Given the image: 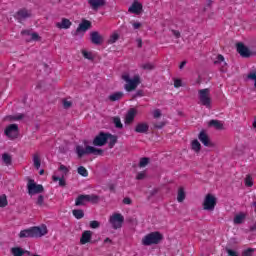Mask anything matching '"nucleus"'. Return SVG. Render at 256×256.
Masks as SVG:
<instances>
[{
    "instance_id": "obj_1",
    "label": "nucleus",
    "mask_w": 256,
    "mask_h": 256,
    "mask_svg": "<svg viewBox=\"0 0 256 256\" xmlns=\"http://www.w3.org/2000/svg\"><path fill=\"white\" fill-rule=\"evenodd\" d=\"M44 235H47V226H34L25 230L20 231L19 237L20 239L25 238H37V237H43Z\"/></svg>"
},
{
    "instance_id": "obj_2",
    "label": "nucleus",
    "mask_w": 256,
    "mask_h": 256,
    "mask_svg": "<svg viewBox=\"0 0 256 256\" xmlns=\"http://www.w3.org/2000/svg\"><path fill=\"white\" fill-rule=\"evenodd\" d=\"M122 80L125 81L124 89L128 93L135 91L139 85H141V76L135 75L133 78L129 75V73L122 74Z\"/></svg>"
},
{
    "instance_id": "obj_3",
    "label": "nucleus",
    "mask_w": 256,
    "mask_h": 256,
    "mask_svg": "<svg viewBox=\"0 0 256 256\" xmlns=\"http://www.w3.org/2000/svg\"><path fill=\"white\" fill-rule=\"evenodd\" d=\"M75 151L79 159L84 155H103V149L95 148L93 146L83 147L81 145H77Z\"/></svg>"
},
{
    "instance_id": "obj_4",
    "label": "nucleus",
    "mask_w": 256,
    "mask_h": 256,
    "mask_svg": "<svg viewBox=\"0 0 256 256\" xmlns=\"http://www.w3.org/2000/svg\"><path fill=\"white\" fill-rule=\"evenodd\" d=\"M163 241V234L160 232H151L143 237L142 245L145 247H149L151 245H159V243Z\"/></svg>"
},
{
    "instance_id": "obj_5",
    "label": "nucleus",
    "mask_w": 256,
    "mask_h": 256,
    "mask_svg": "<svg viewBox=\"0 0 256 256\" xmlns=\"http://www.w3.org/2000/svg\"><path fill=\"white\" fill-rule=\"evenodd\" d=\"M87 203H99V196L95 194H81L75 200L76 207H83Z\"/></svg>"
},
{
    "instance_id": "obj_6",
    "label": "nucleus",
    "mask_w": 256,
    "mask_h": 256,
    "mask_svg": "<svg viewBox=\"0 0 256 256\" xmlns=\"http://www.w3.org/2000/svg\"><path fill=\"white\" fill-rule=\"evenodd\" d=\"M198 97L201 105L206 109H211V90L209 88L199 90Z\"/></svg>"
},
{
    "instance_id": "obj_7",
    "label": "nucleus",
    "mask_w": 256,
    "mask_h": 256,
    "mask_svg": "<svg viewBox=\"0 0 256 256\" xmlns=\"http://www.w3.org/2000/svg\"><path fill=\"white\" fill-rule=\"evenodd\" d=\"M109 223L114 229H121L125 223V217L121 213H114L110 216Z\"/></svg>"
},
{
    "instance_id": "obj_8",
    "label": "nucleus",
    "mask_w": 256,
    "mask_h": 256,
    "mask_svg": "<svg viewBox=\"0 0 256 256\" xmlns=\"http://www.w3.org/2000/svg\"><path fill=\"white\" fill-rule=\"evenodd\" d=\"M27 189H28L29 195H37L45 191V188H43V185L35 183V180L33 179L28 180Z\"/></svg>"
},
{
    "instance_id": "obj_9",
    "label": "nucleus",
    "mask_w": 256,
    "mask_h": 256,
    "mask_svg": "<svg viewBox=\"0 0 256 256\" xmlns=\"http://www.w3.org/2000/svg\"><path fill=\"white\" fill-rule=\"evenodd\" d=\"M215 205H217V198L212 194H207L203 202V209L205 211H215Z\"/></svg>"
},
{
    "instance_id": "obj_10",
    "label": "nucleus",
    "mask_w": 256,
    "mask_h": 256,
    "mask_svg": "<svg viewBox=\"0 0 256 256\" xmlns=\"http://www.w3.org/2000/svg\"><path fill=\"white\" fill-rule=\"evenodd\" d=\"M6 137L9 139H17L19 135V126L17 124H10L4 131Z\"/></svg>"
},
{
    "instance_id": "obj_11",
    "label": "nucleus",
    "mask_w": 256,
    "mask_h": 256,
    "mask_svg": "<svg viewBox=\"0 0 256 256\" xmlns=\"http://www.w3.org/2000/svg\"><path fill=\"white\" fill-rule=\"evenodd\" d=\"M93 145L95 147H103V145H107V133L100 132L93 140Z\"/></svg>"
},
{
    "instance_id": "obj_12",
    "label": "nucleus",
    "mask_w": 256,
    "mask_h": 256,
    "mask_svg": "<svg viewBox=\"0 0 256 256\" xmlns=\"http://www.w3.org/2000/svg\"><path fill=\"white\" fill-rule=\"evenodd\" d=\"M15 19L19 21V23H23V21H26V19H29L32 17L31 11L27 9H21L15 14Z\"/></svg>"
},
{
    "instance_id": "obj_13",
    "label": "nucleus",
    "mask_w": 256,
    "mask_h": 256,
    "mask_svg": "<svg viewBox=\"0 0 256 256\" xmlns=\"http://www.w3.org/2000/svg\"><path fill=\"white\" fill-rule=\"evenodd\" d=\"M237 52L241 57H244V58L251 57V51L249 50V48H247V46H245L241 42L237 44Z\"/></svg>"
},
{
    "instance_id": "obj_14",
    "label": "nucleus",
    "mask_w": 256,
    "mask_h": 256,
    "mask_svg": "<svg viewBox=\"0 0 256 256\" xmlns=\"http://www.w3.org/2000/svg\"><path fill=\"white\" fill-rule=\"evenodd\" d=\"M88 29H91V21L89 20H82V22L79 24L78 28L76 29L74 35H79L81 31L85 33V31H88Z\"/></svg>"
},
{
    "instance_id": "obj_15",
    "label": "nucleus",
    "mask_w": 256,
    "mask_h": 256,
    "mask_svg": "<svg viewBox=\"0 0 256 256\" xmlns=\"http://www.w3.org/2000/svg\"><path fill=\"white\" fill-rule=\"evenodd\" d=\"M214 65H222L220 68L221 73H227V62H225V57L219 54L214 61Z\"/></svg>"
},
{
    "instance_id": "obj_16",
    "label": "nucleus",
    "mask_w": 256,
    "mask_h": 256,
    "mask_svg": "<svg viewBox=\"0 0 256 256\" xmlns=\"http://www.w3.org/2000/svg\"><path fill=\"white\" fill-rule=\"evenodd\" d=\"M90 41L93 45H101L103 43V36L99 35V32L93 31L90 33Z\"/></svg>"
},
{
    "instance_id": "obj_17",
    "label": "nucleus",
    "mask_w": 256,
    "mask_h": 256,
    "mask_svg": "<svg viewBox=\"0 0 256 256\" xmlns=\"http://www.w3.org/2000/svg\"><path fill=\"white\" fill-rule=\"evenodd\" d=\"M128 11H129V13H134L135 15H140L141 11H143V4L135 1L131 5V7H129Z\"/></svg>"
},
{
    "instance_id": "obj_18",
    "label": "nucleus",
    "mask_w": 256,
    "mask_h": 256,
    "mask_svg": "<svg viewBox=\"0 0 256 256\" xmlns=\"http://www.w3.org/2000/svg\"><path fill=\"white\" fill-rule=\"evenodd\" d=\"M198 139L204 144L205 147H213V144L211 143V140L205 131H201L199 133Z\"/></svg>"
},
{
    "instance_id": "obj_19",
    "label": "nucleus",
    "mask_w": 256,
    "mask_h": 256,
    "mask_svg": "<svg viewBox=\"0 0 256 256\" xmlns=\"http://www.w3.org/2000/svg\"><path fill=\"white\" fill-rule=\"evenodd\" d=\"M92 237H93V232L91 230L84 231L80 238L81 245H87V243H90Z\"/></svg>"
},
{
    "instance_id": "obj_20",
    "label": "nucleus",
    "mask_w": 256,
    "mask_h": 256,
    "mask_svg": "<svg viewBox=\"0 0 256 256\" xmlns=\"http://www.w3.org/2000/svg\"><path fill=\"white\" fill-rule=\"evenodd\" d=\"M11 254L13 256H24V255L31 256V252L30 251L24 250L21 247H13V248H11Z\"/></svg>"
},
{
    "instance_id": "obj_21",
    "label": "nucleus",
    "mask_w": 256,
    "mask_h": 256,
    "mask_svg": "<svg viewBox=\"0 0 256 256\" xmlns=\"http://www.w3.org/2000/svg\"><path fill=\"white\" fill-rule=\"evenodd\" d=\"M88 3L93 11H97L99 8L104 7L105 0H88Z\"/></svg>"
},
{
    "instance_id": "obj_22",
    "label": "nucleus",
    "mask_w": 256,
    "mask_h": 256,
    "mask_svg": "<svg viewBox=\"0 0 256 256\" xmlns=\"http://www.w3.org/2000/svg\"><path fill=\"white\" fill-rule=\"evenodd\" d=\"M137 111H135V109L131 108L127 114H126V117H125V124L126 125H131V123L133 121H135V115H136Z\"/></svg>"
},
{
    "instance_id": "obj_23",
    "label": "nucleus",
    "mask_w": 256,
    "mask_h": 256,
    "mask_svg": "<svg viewBox=\"0 0 256 256\" xmlns=\"http://www.w3.org/2000/svg\"><path fill=\"white\" fill-rule=\"evenodd\" d=\"M71 25H72L71 21L67 18H62L61 22L56 23V27L58 29H69Z\"/></svg>"
},
{
    "instance_id": "obj_24",
    "label": "nucleus",
    "mask_w": 256,
    "mask_h": 256,
    "mask_svg": "<svg viewBox=\"0 0 256 256\" xmlns=\"http://www.w3.org/2000/svg\"><path fill=\"white\" fill-rule=\"evenodd\" d=\"M149 124L148 123H138L135 127L136 133H148Z\"/></svg>"
},
{
    "instance_id": "obj_25",
    "label": "nucleus",
    "mask_w": 256,
    "mask_h": 256,
    "mask_svg": "<svg viewBox=\"0 0 256 256\" xmlns=\"http://www.w3.org/2000/svg\"><path fill=\"white\" fill-rule=\"evenodd\" d=\"M107 141L108 142V147L109 149H113L115 147V144L117 143V136L112 135L111 133H106Z\"/></svg>"
},
{
    "instance_id": "obj_26",
    "label": "nucleus",
    "mask_w": 256,
    "mask_h": 256,
    "mask_svg": "<svg viewBox=\"0 0 256 256\" xmlns=\"http://www.w3.org/2000/svg\"><path fill=\"white\" fill-rule=\"evenodd\" d=\"M125 94L123 92H114L113 94H111L108 99L109 101L115 102V101H121V99H123V96Z\"/></svg>"
},
{
    "instance_id": "obj_27",
    "label": "nucleus",
    "mask_w": 256,
    "mask_h": 256,
    "mask_svg": "<svg viewBox=\"0 0 256 256\" xmlns=\"http://www.w3.org/2000/svg\"><path fill=\"white\" fill-rule=\"evenodd\" d=\"M2 161L7 167H9V165H12L13 163V157L9 153H4L2 154Z\"/></svg>"
},
{
    "instance_id": "obj_28",
    "label": "nucleus",
    "mask_w": 256,
    "mask_h": 256,
    "mask_svg": "<svg viewBox=\"0 0 256 256\" xmlns=\"http://www.w3.org/2000/svg\"><path fill=\"white\" fill-rule=\"evenodd\" d=\"M185 197H186L185 189L183 187H180L178 189V193H177V201H178V203H183V201H185Z\"/></svg>"
},
{
    "instance_id": "obj_29",
    "label": "nucleus",
    "mask_w": 256,
    "mask_h": 256,
    "mask_svg": "<svg viewBox=\"0 0 256 256\" xmlns=\"http://www.w3.org/2000/svg\"><path fill=\"white\" fill-rule=\"evenodd\" d=\"M72 215H74L75 219H83L85 217V212L82 209H75L72 211Z\"/></svg>"
},
{
    "instance_id": "obj_30",
    "label": "nucleus",
    "mask_w": 256,
    "mask_h": 256,
    "mask_svg": "<svg viewBox=\"0 0 256 256\" xmlns=\"http://www.w3.org/2000/svg\"><path fill=\"white\" fill-rule=\"evenodd\" d=\"M150 162H151V159L148 157L140 158L138 167L140 168L147 167Z\"/></svg>"
},
{
    "instance_id": "obj_31",
    "label": "nucleus",
    "mask_w": 256,
    "mask_h": 256,
    "mask_svg": "<svg viewBox=\"0 0 256 256\" xmlns=\"http://www.w3.org/2000/svg\"><path fill=\"white\" fill-rule=\"evenodd\" d=\"M33 163H34V167L36 169L41 168V158H39V154H34L33 155Z\"/></svg>"
},
{
    "instance_id": "obj_32",
    "label": "nucleus",
    "mask_w": 256,
    "mask_h": 256,
    "mask_svg": "<svg viewBox=\"0 0 256 256\" xmlns=\"http://www.w3.org/2000/svg\"><path fill=\"white\" fill-rule=\"evenodd\" d=\"M192 150L196 153H199L201 151V143H199V140H194L191 143Z\"/></svg>"
},
{
    "instance_id": "obj_33",
    "label": "nucleus",
    "mask_w": 256,
    "mask_h": 256,
    "mask_svg": "<svg viewBox=\"0 0 256 256\" xmlns=\"http://www.w3.org/2000/svg\"><path fill=\"white\" fill-rule=\"evenodd\" d=\"M209 125L210 127H214V129H223V124L219 120H211Z\"/></svg>"
},
{
    "instance_id": "obj_34",
    "label": "nucleus",
    "mask_w": 256,
    "mask_h": 256,
    "mask_svg": "<svg viewBox=\"0 0 256 256\" xmlns=\"http://www.w3.org/2000/svg\"><path fill=\"white\" fill-rule=\"evenodd\" d=\"M244 220H245V214H238L234 217L235 225H241V223H243Z\"/></svg>"
},
{
    "instance_id": "obj_35",
    "label": "nucleus",
    "mask_w": 256,
    "mask_h": 256,
    "mask_svg": "<svg viewBox=\"0 0 256 256\" xmlns=\"http://www.w3.org/2000/svg\"><path fill=\"white\" fill-rule=\"evenodd\" d=\"M22 35H30V39L32 41H39V34H37L35 32L32 34H29V31L24 30V31H22Z\"/></svg>"
},
{
    "instance_id": "obj_36",
    "label": "nucleus",
    "mask_w": 256,
    "mask_h": 256,
    "mask_svg": "<svg viewBox=\"0 0 256 256\" xmlns=\"http://www.w3.org/2000/svg\"><path fill=\"white\" fill-rule=\"evenodd\" d=\"M78 174L81 175L82 177H88L89 176V172L87 171L86 167L80 166L77 169Z\"/></svg>"
},
{
    "instance_id": "obj_37",
    "label": "nucleus",
    "mask_w": 256,
    "mask_h": 256,
    "mask_svg": "<svg viewBox=\"0 0 256 256\" xmlns=\"http://www.w3.org/2000/svg\"><path fill=\"white\" fill-rule=\"evenodd\" d=\"M113 123H114L116 129H123V123H121V118L114 117L113 118Z\"/></svg>"
},
{
    "instance_id": "obj_38",
    "label": "nucleus",
    "mask_w": 256,
    "mask_h": 256,
    "mask_svg": "<svg viewBox=\"0 0 256 256\" xmlns=\"http://www.w3.org/2000/svg\"><path fill=\"white\" fill-rule=\"evenodd\" d=\"M52 179H53V181H55V182L59 181L60 187H65V186L67 185V183L65 182V179H63V177L60 178V177H58V176H52Z\"/></svg>"
},
{
    "instance_id": "obj_39",
    "label": "nucleus",
    "mask_w": 256,
    "mask_h": 256,
    "mask_svg": "<svg viewBox=\"0 0 256 256\" xmlns=\"http://www.w3.org/2000/svg\"><path fill=\"white\" fill-rule=\"evenodd\" d=\"M119 40V34L117 33H114L110 36L109 40H108V43L110 45H113V43H116L117 41Z\"/></svg>"
},
{
    "instance_id": "obj_40",
    "label": "nucleus",
    "mask_w": 256,
    "mask_h": 256,
    "mask_svg": "<svg viewBox=\"0 0 256 256\" xmlns=\"http://www.w3.org/2000/svg\"><path fill=\"white\" fill-rule=\"evenodd\" d=\"M7 195L3 194L0 196V207H7Z\"/></svg>"
},
{
    "instance_id": "obj_41",
    "label": "nucleus",
    "mask_w": 256,
    "mask_h": 256,
    "mask_svg": "<svg viewBox=\"0 0 256 256\" xmlns=\"http://www.w3.org/2000/svg\"><path fill=\"white\" fill-rule=\"evenodd\" d=\"M247 79H249L250 81H254V87L256 89V71L250 72L247 75Z\"/></svg>"
},
{
    "instance_id": "obj_42",
    "label": "nucleus",
    "mask_w": 256,
    "mask_h": 256,
    "mask_svg": "<svg viewBox=\"0 0 256 256\" xmlns=\"http://www.w3.org/2000/svg\"><path fill=\"white\" fill-rule=\"evenodd\" d=\"M255 248H248L242 252V256H253Z\"/></svg>"
},
{
    "instance_id": "obj_43",
    "label": "nucleus",
    "mask_w": 256,
    "mask_h": 256,
    "mask_svg": "<svg viewBox=\"0 0 256 256\" xmlns=\"http://www.w3.org/2000/svg\"><path fill=\"white\" fill-rule=\"evenodd\" d=\"M245 185L246 187H253V178L251 177V175L246 176Z\"/></svg>"
},
{
    "instance_id": "obj_44",
    "label": "nucleus",
    "mask_w": 256,
    "mask_h": 256,
    "mask_svg": "<svg viewBox=\"0 0 256 256\" xmlns=\"http://www.w3.org/2000/svg\"><path fill=\"white\" fill-rule=\"evenodd\" d=\"M142 69L146 71H153V69H155V65H153V63H146L142 65Z\"/></svg>"
},
{
    "instance_id": "obj_45",
    "label": "nucleus",
    "mask_w": 256,
    "mask_h": 256,
    "mask_svg": "<svg viewBox=\"0 0 256 256\" xmlns=\"http://www.w3.org/2000/svg\"><path fill=\"white\" fill-rule=\"evenodd\" d=\"M45 203V197L43 195H39L36 201V205H38L39 207H43Z\"/></svg>"
},
{
    "instance_id": "obj_46",
    "label": "nucleus",
    "mask_w": 256,
    "mask_h": 256,
    "mask_svg": "<svg viewBox=\"0 0 256 256\" xmlns=\"http://www.w3.org/2000/svg\"><path fill=\"white\" fill-rule=\"evenodd\" d=\"M138 97H145V92L143 90H137L136 93L132 95V99H137Z\"/></svg>"
},
{
    "instance_id": "obj_47",
    "label": "nucleus",
    "mask_w": 256,
    "mask_h": 256,
    "mask_svg": "<svg viewBox=\"0 0 256 256\" xmlns=\"http://www.w3.org/2000/svg\"><path fill=\"white\" fill-rule=\"evenodd\" d=\"M82 55L85 59H88L89 61H93V54H91L90 52L82 50Z\"/></svg>"
},
{
    "instance_id": "obj_48",
    "label": "nucleus",
    "mask_w": 256,
    "mask_h": 256,
    "mask_svg": "<svg viewBox=\"0 0 256 256\" xmlns=\"http://www.w3.org/2000/svg\"><path fill=\"white\" fill-rule=\"evenodd\" d=\"M90 227L91 229H99V227H101V223L97 220L90 221Z\"/></svg>"
},
{
    "instance_id": "obj_49",
    "label": "nucleus",
    "mask_w": 256,
    "mask_h": 256,
    "mask_svg": "<svg viewBox=\"0 0 256 256\" xmlns=\"http://www.w3.org/2000/svg\"><path fill=\"white\" fill-rule=\"evenodd\" d=\"M24 115L23 114H19L16 116H9L10 121H21V119H23Z\"/></svg>"
},
{
    "instance_id": "obj_50",
    "label": "nucleus",
    "mask_w": 256,
    "mask_h": 256,
    "mask_svg": "<svg viewBox=\"0 0 256 256\" xmlns=\"http://www.w3.org/2000/svg\"><path fill=\"white\" fill-rule=\"evenodd\" d=\"M147 177V173H145V172H139L138 174H137V176H136V179L138 180V181H142L143 179H145Z\"/></svg>"
},
{
    "instance_id": "obj_51",
    "label": "nucleus",
    "mask_w": 256,
    "mask_h": 256,
    "mask_svg": "<svg viewBox=\"0 0 256 256\" xmlns=\"http://www.w3.org/2000/svg\"><path fill=\"white\" fill-rule=\"evenodd\" d=\"M226 253L228 254V256H239V253L235 250H231L229 248H226Z\"/></svg>"
},
{
    "instance_id": "obj_52",
    "label": "nucleus",
    "mask_w": 256,
    "mask_h": 256,
    "mask_svg": "<svg viewBox=\"0 0 256 256\" xmlns=\"http://www.w3.org/2000/svg\"><path fill=\"white\" fill-rule=\"evenodd\" d=\"M165 125V122H156L154 123V129H163Z\"/></svg>"
},
{
    "instance_id": "obj_53",
    "label": "nucleus",
    "mask_w": 256,
    "mask_h": 256,
    "mask_svg": "<svg viewBox=\"0 0 256 256\" xmlns=\"http://www.w3.org/2000/svg\"><path fill=\"white\" fill-rule=\"evenodd\" d=\"M73 103L71 101L64 100L63 101V108L64 109H71Z\"/></svg>"
},
{
    "instance_id": "obj_54",
    "label": "nucleus",
    "mask_w": 256,
    "mask_h": 256,
    "mask_svg": "<svg viewBox=\"0 0 256 256\" xmlns=\"http://www.w3.org/2000/svg\"><path fill=\"white\" fill-rule=\"evenodd\" d=\"M153 117H154V119H159V117H161V110L160 109L154 110Z\"/></svg>"
},
{
    "instance_id": "obj_55",
    "label": "nucleus",
    "mask_w": 256,
    "mask_h": 256,
    "mask_svg": "<svg viewBox=\"0 0 256 256\" xmlns=\"http://www.w3.org/2000/svg\"><path fill=\"white\" fill-rule=\"evenodd\" d=\"M59 171H63L65 173V175H67L69 173V168H67V166L61 164L59 167Z\"/></svg>"
},
{
    "instance_id": "obj_56",
    "label": "nucleus",
    "mask_w": 256,
    "mask_h": 256,
    "mask_svg": "<svg viewBox=\"0 0 256 256\" xmlns=\"http://www.w3.org/2000/svg\"><path fill=\"white\" fill-rule=\"evenodd\" d=\"M171 33L176 37V39H179L181 37V32L178 30H171Z\"/></svg>"
},
{
    "instance_id": "obj_57",
    "label": "nucleus",
    "mask_w": 256,
    "mask_h": 256,
    "mask_svg": "<svg viewBox=\"0 0 256 256\" xmlns=\"http://www.w3.org/2000/svg\"><path fill=\"white\" fill-rule=\"evenodd\" d=\"M181 85H182L181 79L174 80V87H176V89L181 87Z\"/></svg>"
},
{
    "instance_id": "obj_58",
    "label": "nucleus",
    "mask_w": 256,
    "mask_h": 256,
    "mask_svg": "<svg viewBox=\"0 0 256 256\" xmlns=\"http://www.w3.org/2000/svg\"><path fill=\"white\" fill-rule=\"evenodd\" d=\"M123 203L124 205H131V203H133V200H131V198L126 197L123 199Z\"/></svg>"
},
{
    "instance_id": "obj_59",
    "label": "nucleus",
    "mask_w": 256,
    "mask_h": 256,
    "mask_svg": "<svg viewBox=\"0 0 256 256\" xmlns=\"http://www.w3.org/2000/svg\"><path fill=\"white\" fill-rule=\"evenodd\" d=\"M137 47L141 49L143 47V40L141 38L136 39Z\"/></svg>"
},
{
    "instance_id": "obj_60",
    "label": "nucleus",
    "mask_w": 256,
    "mask_h": 256,
    "mask_svg": "<svg viewBox=\"0 0 256 256\" xmlns=\"http://www.w3.org/2000/svg\"><path fill=\"white\" fill-rule=\"evenodd\" d=\"M141 25L142 24L140 22H132L133 29H139Z\"/></svg>"
},
{
    "instance_id": "obj_61",
    "label": "nucleus",
    "mask_w": 256,
    "mask_h": 256,
    "mask_svg": "<svg viewBox=\"0 0 256 256\" xmlns=\"http://www.w3.org/2000/svg\"><path fill=\"white\" fill-rule=\"evenodd\" d=\"M185 65H187V61H182L179 66V69H183V67H185Z\"/></svg>"
},
{
    "instance_id": "obj_62",
    "label": "nucleus",
    "mask_w": 256,
    "mask_h": 256,
    "mask_svg": "<svg viewBox=\"0 0 256 256\" xmlns=\"http://www.w3.org/2000/svg\"><path fill=\"white\" fill-rule=\"evenodd\" d=\"M250 231H256V222H255L254 225H252V226L250 227Z\"/></svg>"
},
{
    "instance_id": "obj_63",
    "label": "nucleus",
    "mask_w": 256,
    "mask_h": 256,
    "mask_svg": "<svg viewBox=\"0 0 256 256\" xmlns=\"http://www.w3.org/2000/svg\"><path fill=\"white\" fill-rule=\"evenodd\" d=\"M104 243H113V241H112L110 238H106V239L104 240Z\"/></svg>"
},
{
    "instance_id": "obj_64",
    "label": "nucleus",
    "mask_w": 256,
    "mask_h": 256,
    "mask_svg": "<svg viewBox=\"0 0 256 256\" xmlns=\"http://www.w3.org/2000/svg\"><path fill=\"white\" fill-rule=\"evenodd\" d=\"M253 127H254V129H256V118H255V120L253 122Z\"/></svg>"
}]
</instances>
